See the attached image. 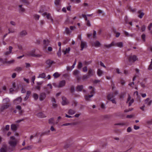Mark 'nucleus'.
<instances>
[{"mask_svg":"<svg viewBox=\"0 0 152 152\" xmlns=\"http://www.w3.org/2000/svg\"><path fill=\"white\" fill-rule=\"evenodd\" d=\"M88 69L87 66H85L83 68V72H86L87 71Z\"/></svg>","mask_w":152,"mask_h":152,"instance_id":"nucleus-50","label":"nucleus"},{"mask_svg":"<svg viewBox=\"0 0 152 152\" xmlns=\"http://www.w3.org/2000/svg\"><path fill=\"white\" fill-rule=\"evenodd\" d=\"M145 29V25L142 26L141 27V30L142 31H144Z\"/></svg>","mask_w":152,"mask_h":152,"instance_id":"nucleus-63","label":"nucleus"},{"mask_svg":"<svg viewBox=\"0 0 152 152\" xmlns=\"http://www.w3.org/2000/svg\"><path fill=\"white\" fill-rule=\"evenodd\" d=\"M77 103L76 102L73 101L72 102V106H75L77 105Z\"/></svg>","mask_w":152,"mask_h":152,"instance_id":"nucleus-54","label":"nucleus"},{"mask_svg":"<svg viewBox=\"0 0 152 152\" xmlns=\"http://www.w3.org/2000/svg\"><path fill=\"white\" fill-rule=\"evenodd\" d=\"M79 73L80 72L77 70H75L73 72V74L75 75L77 77H78V75Z\"/></svg>","mask_w":152,"mask_h":152,"instance_id":"nucleus-21","label":"nucleus"},{"mask_svg":"<svg viewBox=\"0 0 152 152\" xmlns=\"http://www.w3.org/2000/svg\"><path fill=\"white\" fill-rule=\"evenodd\" d=\"M86 24L88 26H91V24L90 21L87 19V20H86Z\"/></svg>","mask_w":152,"mask_h":152,"instance_id":"nucleus-42","label":"nucleus"},{"mask_svg":"<svg viewBox=\"0 0 152 152\" xmlns=\"http://www.w3.org/2000/svg\"><path fill=\"white\" fill-rule=\"evenodd\" d=\"M11 129L12 131H15L17 129V126L14 124H12L11 126Z\"/></svg>","mask_w":152,"mask_h":152,"instance_id":"nucleus-20","label":"nucleus"},{"mask_svg":"<svg viewBox=\"0 0 152 152\" xmlns=\"http://www.w3.org/2000/svg\"><path fill=\"white\" fill-rule=\"evenodd\" d=\"M10 138L11 140L9 141V143L12 147H15L16 145L17 141L14 136H12Z\"/></svg>","mask_w":152,"mask_h":152,"instance_id":"nucleus-3","label":"nucleus"},{"mask_svg":"<svg viewBox=\"0 0 152 152\" xmlns=\"http://www.w3.org/2000/svg\"><path fill=\"white\" fill-rule=\"evenodd\" d=\"M148 69L149 70H152V64H150L149 66Z\"/></svg>","mask_w":152,"mask_h":152,"instance_id":"nucleus-64","label":"nucleus"},{"mask_svg":"<svg viewBox=\"0 0 152 152\" xmlns=\"http://www.w3.org/2000/svg\"><path fill=\"white\" fill-rule=\"evenodd\" d=\"M8 149L6 145H4L0 150V152H7Z\"/></svg>","mask_w":152,"mask_h":152,"instance_id":"nucleus-11","label":"nucleus"},{"mask_svg":"<svg viewBox=\"0 0 152 152\" xmlns=\"http://www.w3.org/2000/svg\"><path fill=\"white\" fill-rule=\"evenodd\" d=\"M10 129V126L8 125H7L3 129V131L4 132L5 130L8 131Z\"/></svg>","mask_w":152,"mask_h":152,"instance_id":"nucleus-30","label":"nucleus"},{"mask_svg":"<svg viewBox=\"0 0 152 152\" xmlns=\"http://www.w3.org/2000/svg\"><path fill=\"white\" fill-rule=\"evenodd\" d=\"M31 94V92L30 91H28L26 92V96L29 98V96Z\"/></svg>","mask_w":152,"mask_h":152,"instance_id":"nucleus-45","label":"nucleus"},{"mask_svg":"<svg viewBox=\"0 0 152 152\" xmlns=\"http://www.w3.org/2000/svg\"><path fill=\"white\" fill-rule=\"evenodd\" d=\"M124 34L126 36H127V37H132V36H133V35L132 34H129V33L128 32H126V31H124Z\"/></svg>","mask_w":152,"mask_h":152,"instance_id":"nucleus-38","label":"nucleus"},{"mask_svg":"<svg viewBox=\"0 0 152 152\" xmlns=\"http://www.w3.org/2000/svg\"><path fill=\"white\" fill-rule=\"evenodd\" d=\"M41 87L38 86H35V88L38 91H40V90Z\"/></svg>","mask_w":152,"mask_h":152,"instance_id":"nucleus-59","label":"nucleus"},{"mask_svg":"<svg viewBox=\"0 0 152 152\" xmlns=\"http://www.w3.org/2000/svg\"><path fill=\"white\" fill-rule=\"evenodd\" d=\"M35 49H33L32 51L28 53V55L29 56L36 57H40L42 56L41 55L39 54H36L35 53Z\"/></svg>","mask_w":152,"mask_h":152,"instance_id":"nucleus-4","label":"nucleus"},{"mask_svg":"<svg viewBox=\"0 0 152 152\" xmlns=\"http://www.w3.org/2000/svg\"><path fill=\"white\" fill-rule=\"evenodd\" d=\"M152 27V23H151L148 26V30L150 31L151 30V28Z\"/></svg>","mask_w":152,"mask_h":152,"instance_id":"nucleus-52","label":"nucleus"},{"mask_svg":"<svg viewBox=\"0 0 152 152\" xmlns=\"http://www.w3.org/2000/svg\"><path fill=\"white\" fill-rule=\"evenodd\" d=\"M15 60L14 59H12L10 61H5L4 62L7 64H12L14 63Z\"/></svg>","mask_w":152,"mask_h":152,"instance_id":"nucleus-27","label":"nucleus"},{"mask_svg":"<svg viewBox=\"0 0 152 152\" xmlns=\"http://www.w3.org/2000/svg\"><path fill=\"white\" fill-rule=\"evenodd\" d=\"M21 1L23 2L26 3L27 4H29L28 1L26 0H21Z\"/></svg>","mask_w":152,"mask_h":152,"instance_id":"nucleus-51","label":"nucleus"},{"mask_svg":"<svg viewBox=\"0 0 152 152\" xmlns=\"http://www.w3.org/2000/svg\"><path fill=\"white\" fill-rule=\"evenodd\" d=\"M138 13L140 14L139 15H138L139 17L140 18H141L144 15V13L143 12H141V10H139L138 12Z\"/></svg>","mask_w":152,"mask_h":152,"instance_id":"nucleus-29","label":"nucleus"},{"mask_svg":"<svg viewBox=\"0 0 152 152\" xmlns=\"http://www.w3.org/2000/svg\"><path fill=\"white\" fill-rule=\"evenodd\" d=\"M88 75L89 76H91L93 75V71L92 69H90L89 70Z\"/></svg>","mask_w":152,"mask_h":152,"instance_id":"nucleus-31","label":"nucleus"},{"mask_svg":"<svg viewBox=\"0 0 152 152\" xmlns=\"http://www.w3.org/2000/svg\"><path fill=\"white\" fill-rule=\"evenodd\" d=\"M33 97L34 100H36L38 99L39 97V96L36 93H34L33 95Z\"/></svg>","mask_w":152,"mask_h":152,"instance_id":"nucleus-28","label":"nucleus"},{"mask_svg":"<svg viewBox=\"0 0 152 152\" xmlns=\"http://www.w3.org/2000/svg\"><path fill=\"white\" fill-rule=\"evenodd\" d=\"M8 31V34H10V33H13L15 32V31L14 29H12L11 28H9Z\"/></svg>","mask_w":152,"mask_h":152,"instance_id":"nucleus-43","label":"nucleus"},{"mask_svg":"<svg viewBox=\"0 0 152 152\" xmlns=\"http://www.w3.org/2000/svg\"><path fill=\"white\" fill-rule=\"evenodd\" d=\"M93 94H91V95H86L85 96V98L86 100L87 101H90L91 100L90 98L92 97H93Z\"/></svg>","mask_w":152,"mask_h":152,"instance_id":"nucleus-19","label":"nucleus"},{"mask_svg":"<svg viewBox=\"0 0 152 152\" xmlns=\"http://www.w3.org/2000/svg\"><path fill=\"white\" fill-rule=\"evenodd\" d=\"M113 98L111 99H108V100H110L113 103L116 104V102L115 100Z\"/></svg>","mask_w":152,"mask_h":152,"instance_id":"nucleus-55","label":"nucleus"},{"mask_svg":"<svg viewBox=\"0 0 152 152\" xmlns=\"http://www.w3.org/2000/svg\"><path fill=\"white\" fill-rule=\"evenodd\" d=\"M123 44L121 42L115 43L114 42H112L110 44L108 45H105V47L109 48L113 46H117L118 47L121 48L123 47Z\"/></svg>","mask_w":152,"mask_h":152,"instance_id":"nucleus-2","label":"nucleus"},{"mask_svg":"<svg viewBox=\"0 0 152 152\" xmlns=\"http://www.w3.org/2000/svg\"><path fill=\"white\" fill-rule=\"evenodd\" d=\"M15 100L19 101L20 102H22V99L21 97H19L17 98Z\"/></svg>","mask_w":152,"mask_h":152,"instance_id":"nucleus-48","label":"nucleus"},{"mask_svg":"<svg viewBox=\"0 0 152 152\" xmlns=\"http://www.w3.org/2000/svg\"><path fill=\"white\" fill-rule=\"evenodd\" d=\"M118 94V91H115L113 92V93H110L107 96L108 99H110L112 98H113L114 97Z\"/></svg>","mask_w":152,"mask_h":152,"instance_id":"nucleus-5","label":"nucleus"},{"mask_svg":"<svg viewBox=\"0 0 152 152\" xmlns=\"http://www.w3.org/2000/svg\"><path fill=\"white\" fill-rule=\"evenodd\" d=\"M83 86L82 85H78L76 87V90L77 91H81L83 89Z\"/></svg>","mask_w":152,"mask_h":152,"instance_id":"nucleus-16","label":"nucleus"},{"mask_svg":"<svg viewBox=\"0 0 152 152\" xmlns=\"http://www.w3.org/2000/svg\"><path fill=\"white\" fill-rule=\"evenodd\" d=\"M47 18L49 19H51V21L53 22V19L52 18V17L51 16V15L50 14L48 13L46 15Z\"/></svg>","mask_w":152,"mask_h":152,"instance_id":"nucleus-35","label":"nucleus"},{"mask_svg":"<svg viewBox=\"0 0 152 152\" xmlns=\"http://www.w3.org/2000/svg\"><path fill=\"white\" fill-rule=\"evenodd\" d=\"M48 123L51 124H54V119L53 118H51L49 119L48 120Z\"/></svg>","mask_w":152,"mask_h":152,"instance_id":"nucleus-26","label":"nucleus"},{"mask_svg":"<svg viewBox=\"0 0 152 152\" xmlns=\"http://www.w3.org/2000/svg\"><path fill=\"white\" fill-rule=\"evenodd\" d=\"M71 1L73 2L77 3H79L80 2V0H71Z\"/></svg>","mask_w":152,"mask_h":152,"instance_id":"nucleus-46","label":"nucleus"},{"mask_svg":"<svg viewBox=\"0 0 152 152\" xmlns=\"http://www.w3.org/2000/svg\"><path fill=\"white\" fill-rule=\"evenodd\" d=\"M27 34V32L26 30H23L18 33L19 36L20 37H23Z\"/></svg>","mask_w":152,"mask_h":152,"instance_id":"nucleus-7","label":"nucleus"},{"mask_svg":"<svg viewBox=\"0 0 152 152\" xmlns=\"http://www.w3.org/2000/svg\"><path fill=\"white\" fill-rule=\"evenodd\" d=\"M34 17L36 20H38L39 18V15L35 14L34 15Z\"/></svg>","mask_w":152,"mask_h":152,"instance_id":"nucleus-41","label":"nucleus"},{"mask_svg":"<svg viewBox=\"0 0 152 152\" xmlns=\"http://www.w3.org/2000/svg\"><path fill=\"white\" fill-rule=\"evenodd\" d=\"M10 23L12 25L14 26H15L16 25L15 23L13 21H11L10 22Z\"/></svg>","mask_w":152,"mask_h":152,"instance_id":"nucleus-62","label":"nucleus"},{"mask_svg":"<svg viewBox=\"0 0 152 152\" xmlns=\"http://www.w3.org/2000/svg\"><path fill=\"white\" fill-rule=\"evenodd\" d=\"M25 10L24 8L21 7V8H20L19 9V11L20 12H24Z\"/></svg>","mask_w":152,"mask_h":152,"instance_id":"nucleus-57","label":"nucleus"},{"mask_svg":"<svg viewBox=\"0 0 152 152\" xmlns=\"http://www.w3.org/2000/svg\"><path fill=\"white\" fill-rule=\"evenodd\" d=\"M102 71L100 69H98L97 74L99 76H101L102 75Z\"/></svg>","mask_w":152,"mask_h":152,"instance_id":"nucleus-36","label":"nucleus"},{"mask_svg":"<svg viewBox=\"0 0 152 152\" xmlns=\"http://www.w3.org/2000/svg\"><path fill=\"white\" fill-rule=\"evenodd\" d=\"M142 38L143 41H145V34H142L141 36Z\"/></svg>","mask_w":152,"mask_h":152,"instance_id":"nucleus-60","label":"nucleus"},{"mask_svg":"<svg viewBox=\"0 0 152 152\" xmlns=\"http://www.w3.org/2000/svg\"><path fill=\"white\" fill-rule=\"evenodd\" d=\"M93 37L94 39H96V31L94 30V32L93 34Z\"/></svg>","mask_w":152,"mask_h":152,"instance_id":"nucleus-44","label":"nucleus"},{"mask_svg":"<svg viewBox=\"0 0 152 152\" xmlns=\"http://www.w3.org/2000/svg\"><path fill=\"white\" fill-rule=\"evenodd\" d=\"M75 113V111L71 109H69L68 112V113L71 115H72L74 114Z\"/></svg>","mask_w":152,"mask_h":152,"instance_id":"nucleus-23","label":"nucleus"},{"mask_svg":"<svg viewBox=\"0 0 152 152\" xmlns=\"http://www.w3.org/2000/svg\"><path fill=\"white\" fill-rule=\"evenodd\" d=\"M149 100V98H148L145 100V104H147L148 106H150L152 102V100Z\"/></svg>","mask_w":152,"mask_h":152,"instance_id":"nucleus-17","label":"nucleus"},{"mask_svg":"<svg viewBox=\"0 0 152 152\" xmlns=\"http://www.w3.org/2000/svg\"><path fill=\"white\" fill-rule=\"evenodd\" d=\"M49 42L48 40H43L44 44L46 46L48 45L49 44Z\"/></svg>","mask_w":152,"mask_h":152,"instance_id":"nucleus-39","label":"nucleus"},{"mask_svg":"<svg viewBox=\"0 0 152 152\" xmlns=\"http://www.w3.org/2000/svg\"><path fill=\"white\" fill-rule=\"evenodd\" d=\"M134 100L133 99H131L130 102L129 103V106H130L134 102Z\"/></svg>","mask_w":152,"mask_h":152,"instance_id":"nucleus-49","label":"nucleus"},{"mask_svg":"<svg viewBox=\"0 0 152 152\" xmlns=\"http://www.w3.org/2000/svg\"><path fill=\"white\" fill-rule=\"evenodd\" d=\"M101 45V44L98 41H96L94 42V46L96 47H99Z\"/></svg>","mask_w":152,"mask_h":152,"instance_id":"nucleus-22","label":"nucleus"},{"mask_svg":"<svg viewBox=\"0 0 152 152\" xmlns=\"http://www.w3.org/2000/svg\"><path fill=\"white\" fill-rule=\"evenodd\" d=\"M46 77V74L45 73H43L42 74H39L38 78H44Z\"/></svg>","mask_w":152,"mask_h":152,"instance_id":"nucleus-25","label":"nucleus"},{"mask_svg":"<svg viewBox=\"0 0 152 152\" xmlns=\"http://www.w3.org/2000/svg\"><path fill=\"white\" fill-rule=\"evenodd\" d=\"M133 117V115H127L126 116V118H131Z\"/></svg>","mask_w":152,"mask_h":152,"instance_id":"nucleus-61","label":"nucleus"},{"mask_svg":"<svg viewBox=\"0 0 152 152\" xmlns=\"http://www.w3.org/2000/svg\"><path fill=\"white\" fill-rule=\"evenodd\" d=\"M62 101L61 104L63 105H65L68 104L69 103V102L66 98L64 97H62Z\"/></svg>","mask_w":152,"mask_h":152,"instance_id":"nucleus-9","label":"nucleus"},{"mask_svg":"<svg viewBox=\"0 0 152 152\" xmlns=\"http://www.w3.org/2000/svg\"><path fill=\"white\" fill-rule=\"evenodd\" d=\"M82 65L83 64L80 61H79L78 63V64L77 65V68L79 69H80L82 66Z\"/></svg>","mask_w":152,"mask_h":152,"instance_id":"nucleus-32","label":"nucleus"},{"mask_svg":"<svg viewBox=\"0 0 152 152\" xmlns=\"http://www.w3.org/2000/svg\"><path fill=\"white\" fill-rule=\"evenodd\" d=\"M53 62V61L50 59L46 61V64L48 65L49 67H51Z\"/></svg>","mask_w":152,"mask_h":152,"instance_id":"nucleus-15","label":"nucleus"},{"mask_svg":"<svg viewBox=\"0 0 152 152\" xmlns=\"http://www.w3.org/2000/svg\"><path fill=\"white\" fill-rule=\"evenodd\" d=\"M56 103V102L52 103L53 107L54 108H56L57 107V105Z\"/></svg>","mask_w":152,"mask_h":152,"instance_id":"nucleus-47","label":"nucleus"},{"mask_svg":"<svg viewBox=\"0 0 152 152\" xmlns=\"http://www.w3.org/2000/svg\"><path fill=\"white\" fill-rule=\"evenodd\" d=\"M37 117L39 118H44L46 117V116L42 113H39L37 114Z\"/></svg>","mask_w":152,"mask_h":152,"instance_id":"nucleus-18","label":"nucleus"},{"mask_svg":"<svg viewBox=\"0 0 152 152\" xmlns=\"http://www.w3.org/2000/svg\"><path fill=\"white\" fill-rule=\"evenodd\" d=\"M54 3L56 6H58L60 4V0H55Z\"/></svg>","mask_w":152,"mask_h":152,"instance_id":"nucleus-33","label":"nucleus"},{"mask_svg":"<svg viewBox=\"0 0 152 152\" xmlns=\"http://www.w3.org/2000/svg\"><path fill=\"white\" fill-rule=\"evenodd\" d=\"M86 46L87 45L86 43L82 40L80 45V47L81 48L80 50H83L84 48H86Z\"/></svg>","mask_w":152,"mask_h":152,"instance_id":"nucleus-12","label":"nucleus"},{"mask_svg":"<svg viewBox=\"0 0 152 152\" xmlns=\"http://www.w3.org/2000/svg\"><path fill=\"white\" fill-rule=\"evenodd\" d=\"M53 76L55 78H57L60 76V75L57 72L55 73Z\"/></svg>","mask_w":152,"mask_h":152,"instance_id":"nucleus-34","label":"nucleus"},{"mask_svg":"<svg viewBox=\"0 0 152 152\" xmlns=\"http://www.w3.org/2000/svg\"><path fill=\"white\" fill-rule=\"evenodd\" d=\"M10 100L8 98H6L3 100V104L1 106L0 108V110L3 111L4 110L8 108L11 105L10 103Z\"/></svg>","mask_w":152,"mask_h":152,"instance_id":"nucleus-1","label":"nucleus"},{"mask_svg":"<svg viewBox=\"0 0 152 152\" xmlns=\"http://www.w3.org/2000/svg\"><path fill=\"white\" fill-rule=\"evenodd\" d=\"M136 74L133 78V80L134 81L136 78L137 77H139L140 75L139 70L137 69H135Z\"/></svg>","mask_w":152,"mask_h":152,"instance_id":"nucleus-14","label":"nucleus"},{"mask_svg":"<svg viewBox=\"0 0 152 152\" xmlns=\"http://www.w3.org/2000/svg\"><path fill=\"white\" fill-rule=\"evenodd\" d=\"M46 96V94L44 92L41 93L40 94L39 96V99L40 101L44 100Z\"/></svg>","mask_w":152,"mask_h":152,"instance_id":"nucleus-8","label":"nucleus"},{"mask_svg":"<svg viewBox=\"0 0 152 152\" xmlns=\"http://www.w3.org/2000/svg\"><path fill=\"white\" fill-rule=\"evenodd\" d=\"M22 70V68L20 67H17L15 69L14 71L18 72H20Z\"/></svg>","mask_w":152,"mask_h":152,"instance_id":"nucleus-24","label":"nucleus"},{"mask_svg":"<svg viewBox=\"0 0 152 152\" xmlns=\"http://www.w3.org/2000/svg\"><path fill=\"white\" fill-rule=\"evenodd\" d=\"M53 85L55 87L58 88V84H57L56 83H53Z\"/></svg>","mask_w":152,"mask_h":152,"instance_id":"nucleus-58","label":"nucleus"},{"mask_svg":"<svg viewBox=\"0 0 152 152\" xmlns=\"http://www.w3.org/2000/svg\"><path fill=\"white\" fill-rule=\"evenodd\" d=\"M16 76V74L15 73H13L12 75V77L13 78H15Z\"/></svg>","mask_w":152,"mask_h":152,"instance_id":"nucleus-56","label":"nucleus"},{"mask_svg":"<svg viewBox=\"0 0 152 152\" xmlns=\"http://www.w3.org/2000/svg\"><path fill=\"white\" fill-rule=\"evenodd\" d=\"M65 32L66 34H69L71 32V31H70L69 29L68 28H65Z\"/></svg>","mask_w":152,"mask_h":152,"instance_id":"nucleus-40","label":"nucleus"},{"mask_svg":"<svg viewBox=\"0 0 152 152\" xmlns=\"http://www.w3.org/2000/svg\"><path fill=\"white\" fill-rule=\"evenodd\" d=\"M128 59L129 62H134L137 60V58L136 56L133 55L129 56Z\"/></svg>","mask_w":152,"mask_h":152,"instance_id":"nucleus-6","label":"nucleus"},{"mask_svg":"<svg viewBox=\"0 0 152 152\" xmlns=\"http://www.w3.org/2000/svg\"><path fill=\"white\" fill-rule=\"evenodd\" d=\"M70 48L69 47L68 48H67L66 49L65 51H64V54H66L67 53H69L70 51Z\"/></svg>","mask_w":152,"mask_h":152,"instance_id":"nucleus-37","label":"nucleus"},{"mask_svg":"<svg viewBox=\"0 0 152 152\" xmlns=\"http://www.w3.org/2000/svg\"><path fill=\"white\" fill-rule=\"evenodd\" d=\"M13 48L11 46H10L8 48L9 51L5 52L4 53V54L5 55H8L11 54H13L12 52Z\"/></svg>","mask_w":152,"mask_h":152,"instance_id":"nucleus-10","label":"nucleus"},{"mask_svg":"<svg viewBox=\"0 0 152 152\" xmlns=\"http://www.w3.org/2000/svg\"><path fill=\"white\" fill-rule=\"evenodd\" d=\"M65 83L66 81L65 80L60 81L58 84V88L64 86L65 85Z\"/></svg>","mask_w":152,"mask_h":152,"instance_id":"nucleus-13","label":"nucleus"},{"mask_svg":"<svg viewBox=\"0 0 152 152\" xmlns=\"http://www.w3.org/2000/svg\"><path fill=\"white\" fill-rule=\"evenodd\" d=\"M35 79V76H33L31 78V80L33 83V84H34V81Z\"/></svg>","mask_w":152,"mask_h":152,"instance_id":"nucleus-53","label":"nucleus"}]
</instances>
